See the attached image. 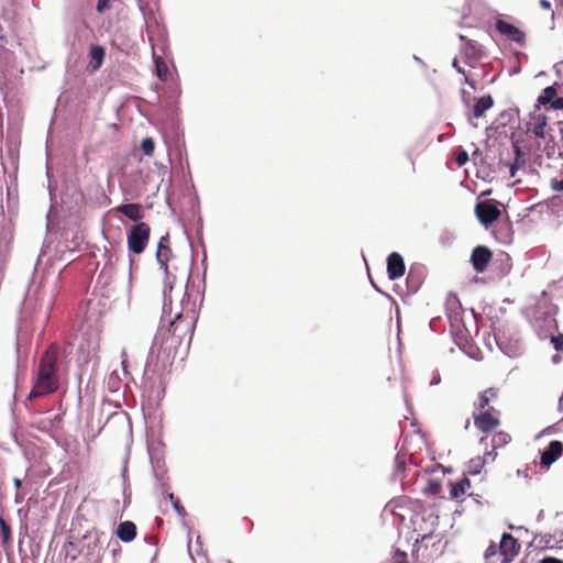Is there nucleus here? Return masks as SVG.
Wrapping results in <instances>:
<instances>
[{
    "mask_svg": "<svg viewBox=\"0 0 563 563\" xmlns=\"http://www.w3.org/2000/svg\"><path fill=\"white\" fill-rule=\"evenodd\" d=\"M60 349L57 343H52L42 353L37 367L34 371L32 389L27 396L34 400L54 394L59 387L58 360Z\"/></svg>",
    "mask_w": 563,
    "mask_h": 563,
    "instance_id": "nucleus-1",
    "label": "nucleus"
},
{
    "mask_svg": "<svg viewBox=\"0 0 563 563\" xmlns=\"http://www.w3.org/2000/svg\"><path fill=\"white\" fill-rule=\"evenodd\" d=\"M151 236V227L146 222H137L132 225L126 234L129 251L134 254H142Z\"/></svg>",
    "mask_w": 563,
    "mask_h": 563,
    "instance_id": "nucleus-2",
    "label": "nucleus"
},
{
    "mask_svg": "<svg viewBox=\"0 0 563 563\" xmlns=\"http://www.w3.org/2000/svg\"><path fill=\"white\" fill-rule=\"evenodd\" d=\"M80 540V550L87 563H101L102 544L98 532H88Z\"/></svg>",
    "mask_w": 563,
    "mask_h": 563,
    "instance_id": "nucleus-3",
    "label": "nucleus"
},
{
    "mask_svg": "<svg viewBox=\"0 0 563 563\" xmlns=\"http://www.w3.org/2000/svg\"><path fill=\"white\" fill-rule=\"evenodd\" d=\"M473 413L474 426L483 433L494 431L500 424V411L494 407L476 409Z\"/></svg>",
    "mask_w": 563,
    "mask_h": 563,
    "instance_id": "nucleus-4",
    "label": "nucleus"
},
{
    "mask_svg": "<svg viewBox=\"0 0 563 563\" xmlns=\"http://www.w3.org/2000/svg\"><path fill=\"white\" fill-rule=\"evenodd\" d=\"M520 548L519 541L512 534L503 533L498 545V553L501 558L500 563H511L519 554Z\"/></svg>",
    "mask_w": 563,
    "mask_h": 563,
    "instance_id": "nucleus-5",
    "label": "nucleus"
},
{
    "mask_svg": "<svg viewBox=\"0 0 563 563\" xmlns=\"http://www.w3.org/2000/svg\"><path fill=\"white\" fill-rule=\"evenodd\" d=\"M475 214L478 221L488 228L500 217V210L495 200L481 201L475 206Z\"/></svg>",
    "mask_w": 563,
    "mask_h": 563,
    "instance_id": "nucleus-6",
    "label": "nucleus"
},
{
    "mask_svg": "<svg viewBox=\"0 0 563 563\" xmlns=\"http://www.w3.org/2000/svg\"><path fill=\"white\" fill-rule=\"evenodd\" d=\"M496 30L507 40L517 43L519 46L526 45V34L516 25L497 19L495 22Z\"/></svg>",
    "mask_w": 563,
    "mask_h": 563,
    "instance_id": "nucleus-7",
    "label": "nucleus"
},
{
    "mask_svg": "<svg viewBox=\"0 0 563 563\" xmlns=\"http://www.w3.org/2000/svg\"><path fill=\"white\" fill-rule=\"evenodd\" d=\"M493 258L492 251L484 245L476 246L471 255V263L477 273H484Z\"/></svg>",
    "mask_w": 563,
    "mask_h": 563,
    "instance_id": "nucleus-8",
    "label": "nucleus"
},
{
    "mask_svg": "<svg viewBox=\"0 0 563 563\" xmlns=\"http://www.w3.org/2000/svg\"><path fill=\"white\" fill-rule=\"evenodd\" d=\"M183 316L177 314L175 320L170 322L168 333L169 338L167 340L172 341V344H179L183 336L189 335V339L191 338V323L186 322L185 327H183Z\"/></svg>",
    "mask_w": 563,
    "mask_h": 563,
    "instance_id": "nucleus-9",
    "label": "nucleus"
},
{
    "mask_svg": "<svg viewBox=\"0 0 563 563\" xmlns=\"http://www.w3.org/2000/svg\"><path fill=\"white\" fill-rule=\"evenodd\" d=\"M459 38L462 42V54L466 59L476 62L484 56V47L477 41L467 38L463 34H460Z\"/></svg>",
    "mask_w": 563,
    "mask_h": 563,
    "instance_id": "nucleus-10",
    "label": "nucleus"
},
{
    "mask_svg": "<svg viewBox=\"0 0 563 563\" xmlns=\"http://www.w3.org/2000/svg\"><path fill=\"white\" fill-rule=\"evenodd\" d=\"M556 84L543 89L542 93L538 97V103L542 106L550 104L554 110H563V97H558Z\"/></svg>",
    "mask_w": 563,
    "mask_h": 563,
    "instance_id": "nucleus-11",
    "label": "nucleus"
},
{
    "mask_svg": "<svg viewBox=\"0 0 563 563\" xmlns=\"http://www.w3.org/2000/svg\"><path fill=\"white\" fill-rule=\"evenodd\" d=\"M172 256L173 252L170 249L169 235L165 234L159 239L156 251L157 263L159 264L161 268L164 269L165 274H168V262Z\"/></svg>",
    "mask_w": 563,
    "mask_h": 563,
    "instance_id": "nucleus-12",
    "label": "nucleus"
},
{
    "mask_svg": "<svg viewBox=\"0 0 563 563\" xmlns=\"http://www.w3.org/2000/svg\"><path fill=\"white\" fill-rule=\"evenodd\" d=\"M406 271L405 262L402 256L397 253L393 252L387 257V274L389 279L395 280L404 276Z\"/></svg>",
    "mask_w": 563,
    "mask_h": 563,
    "instance_id": "nucleus-13",
    "label": "nucleus"
},
{
    "mask_svg": "<svg viewBox=\"0 0 563 563\" xmlns=\"http://www.w3.org/2000/svg\"><path fill=\"white\" fill-rule=\"evenodd\" d=\"M563 454V443L561 441H551L548 448L542 452L540 464L550 466Z\"/></svg>",
    "mask_w": 563,
    "mask_h": 563,
    "instance_id": "nucleus-14",
    "label": "nucleus"
},
{
    "mask_svg": "<svg viewBox=\"0 0 563 563\" xmlns=\"http://www.w3.org/2000/svg\"><path fill=\"white\" fill-rule=\"evenodd\" d=\"M115 211L118 213L125 216L126 218L134 222H141L140 220L143 219L144 217L143 208L140 203L120 205L115 208Z\"/></svg>",
    "mask_w": 563,
    "mask_h": 563,
    "instance_id": "nucleus-15",
    "label": "nucleus"
},
{
    "mask_svg": "<svg viewBox=\"0 0 563 563\" xmlns=\"http://www.w3.org/2000/svg\"><path fill=\"white\" fill-rule=\"evenodd\" d=\"M136 532H137V529H136L135 523L130 520L120 522L115 530L117 537L122 542H125V543L133 541L136 537Z\"/></svg>",
    "mask_w": 563,
    "mask_h": 563,
    "instance_id": "nucleus-16",
    "label": "nucleus"
},
{
    "mask_svg": "<svg viewBox=\"0 0 563 563\" xmlns=\"http://www.w3.org/2000/svg\"><path fill=\"white\" fill-rule=\"evenodd\" d=\"M545 126L547 117L544 114H532L527 123V131L533 133L537 137L543 139Z\"/></svg>",
    "mask_w": 563,
    "mask_h": 563,
    "instance_id": "nucleus-17",
    "label": "nucleus"
},
{
    "mask_svg": "<svg viewBox=\"0 0 563 563\" xmlns=\"http://www.w3.org/2000/svg\"><path fill=\"white\" fill-rule=\"evenodd\" d=\"M494 106V99L490 95L475 98L472 113L473 117L478 119L484 117L485 112Z\"/></svg>",
    "mask_w": 563,
    "mask_h": 563,
    "instance_id": "nucleus-18",
    "label": "nucleus"
},
{
    "mask_svg": "<svg viewBox=\"0 0 563 563\" xmlns=\"http://www.w3.org/2000/svg\"><path fill=\"white\" fill-rule=\"evenodd\" d=\"M499 396V389L495 387H489L484 391L478 394V399L475 402V409H487L489 408L490 401H494Z\"/></svg>",
    "mask_w": 563,
    "mask_h": 563,
    "instance_id": "nucleus-19",
    "label": "nucleus"
},
{
    "mask_svg": "<svg viewBox=\"0 0 563 563\" xmlns=\"http://www.w3.org/2000/svg\"><path fill=\"white\" fill-rule=\"evenodd\" d=\"M471 488V481L467 477L450 483V497L452 499H459L468 493Z\"/></svg>",
    "mask_w": 563,
    "mask_h": 563,
    "instance_id": "nucleus-20",
    "label": "nucleus"
},
{
    "mask_svg": "<svg viewBox=\"0 0 563 563\" xmlns=\"http://www.w3.org/2000/svg\"><path fill=\"white\" fill-rule=\"evenodd\" d=\"M104 48L99 45H91L89 48V57H90V64L89 67L92 71L98 70L104 59Z\"/></svg>",
    "mask_w": 563,
    "mask_h": 563,
    "instance_id": "nucleus-21",
    "label": "nucleus"
},
{
    "mask_svg": "<svg viewBox=\"0 0 563 563\" xmlns=\"http://www.w3.org/2000/svg\"><path fill=\"white\" fill-rule=\"evenodd\" d=\"M64 551L66 559H69L71 562L77 560L81 554L80 550V540H71L64 544Z\"/></svg>",
    "mask_w": 563,
    "mask_h": 563,
    "instance_id": "nucleus-22",
    "label": "nucleus"
},
{
    "mask_svg": "<svg viewBox=\"0 0 563 563\" xmlns=\"http://www.w3.org/2000/svg\"><path fill=\"white\" fill-rule=\"evenodd\" d=\"M156 75L161 80H166L168 76V66L166 62L161 57L154 55Z\"/></svg>",
    "mask_w": 563,
    "mask_h": 563,
    "instance_id": "nucleus-23",
    "label": "nucleus"
},
{
    "mask_svg": "<svg viewBox=\"0 0 563 563\" xmlns=\"http://www.w3.org/2000/svg\"><path fill=\"white\" fill-rule=\"evenodd\" d=\"M510 440H511V437H510L509 433L504 432V431H499V432H496L493 435V438H492V445H493L494 449L503 448L504 445L509 443Z\"/></svg>",
    "mask_w": 563,
    "mask_h": 563,
    "instance_id": "nucleus-24",
    "label": "nucleus"
},
{
    "mask_svg": "<svg viewBox=\"0 0 563 563\" xmlns=\"http://www.w3.org/2000/svg\"><path fill=\"white\" fill-rule=\"evenodd\" d=\"M0 533L2 545L9 547L11 544V528L2 517H0Z\"/></svg>",
    "mask_w": 563,
    "mask_h": 563,
    "instance_id": "nucleus-25",
    "label": "nucleus"
},
{
    "mask_svg": "<svg viewBox=\"0 0 563 563\" xmlns=\"http://www.w3.org/2000/svg\"><path fill=\"white\" fill-rule=\"evenodd\" d=\"M406 470V457L405 455L397 454L395 457V471L394 477L400 478Z\"/></svg>",
    "mask_w": 563,
    "mask_h": 563,
    "instance_id": "nucleus-26",
    "label": "nucleus"
},
{
    "mask_svg": "<svg viewBox=\"0 0 563 563\" xmlns=\"http://www.w3.org/2000/svg\"><path fill=\"white\" fill-rule=\"evenodd\" d=\"M168 499L173 504L174 509L178 514L179 517H185L187 515L185 507L181 505L178 497H176L173 493L168 494Z\"/></svg>",
    "mask_w": 563,
    "mask_h": 563,
    "instance_id": "nucleus-27",
    "label": "nucleus"
},
{
    "mask_svg": "<svg viewBox=\"0 0 563 563\" xmlns=\"http://www.w3.org/2000/svg\"><path fill=\"white\" fill-rule=\"evenodd\" d=\"M141 150L146 156H152L155 150V143L152 137H145L141 142Z\"/></svg>",
    "mask_w": 563,
    "mask_h": 563,
    "instance_id": "nucleus-28",
    "label": "nucleus"
},
{
    "mask_svg": "<svg viewBox=\"0 0 563 563\" xmlns=\"http://www.w3.org/2000/svg\"><path fill=\"white\" fill-rule=\"evenodd\" d=\"M408 501H409V499L407 497H404V496L398 497V498H394L389 503V507L391 509V512L395 514V515H398L397 508L404 507ZM399 516L404 517V515H401V514H399Z\"/></svg>",
    "mask_w": 563,
    "mask_h": 563,
    "instance_id": "nucleus-29",
    "label": "nucleus"
},
{
    "mask_svg": "<svg viewBox=\"0 0 563 563\" xmlns=\"http://www.w3.org/2000/svg\"><path fill=\"white\" fill-rule=\"evenodd\" d=\"M455 163L459 167L464 166L468 162V154L465 150H457L454 154Z\"/></svg>",
    "mask_w": 563,
    "mask_h": 563,
    "instance_id": "nucleus-30",
    "label": "nucleus"
},
{
    "mask_svg": "<svg viewBox=\"0 0 563 563\" xmlns=\"http://www.w3.org/2000/svg\"><path fill=\"white\" fill-rule=\"evenodd\" d=\"M484 461L481 457L473 459L470 463V473L478 474L479 470L483 467Z\"/></svg>",
    "mask_w": 563,
    "mask_h": 563,
    "instance_id": "nucleus-31",
    "label": "nucleus"
},
{
    "mask_svg": "<svg viewBox=\"0 0 563 563\" xmlns=\"http://www.w3.org/2000/svg\"><path fill=\"white\" fill-rule=\"evenodd\" d=\"M119 0H98L97 2V11L99 13H103L104 11H108L111 9L112 2H118Z\"/></svg>",
    "mask_w": 563,
    "mask_h": 563,
    "instance_id": "nucleus-32",
    "label": "nucleus"
},
{
    "mask_svg": "<svg viewBox=\"0 0 563 563\" xmlns=\"http://www.w3.org/2000/svg\"><path fill=\"white\" fill-rule=\"evenodd\" d=\"M394 563H408L407 553L396 549L394 552Z\"/></svg>",
    "mask_w": 563,
    "mask_h": 563,
    "instance_id": "nucleus-33",
    "label": "nucleus"
},
{
    "mask_svg": "<svg viewBox=\"0 0 563 563\" xmlns=\"http://www.w3.org/2000/svg\"><path fill=\"white\" fill-rule=\"evenodd\" d=\"M551 343L556 351L563 352V334L551 338Z\"/></svg>",
    "mask_w": 563,
    "mask_h": 563,
    "instance_id": "nucleus-34",
    "label": "nucleus"
},
{
    "mask_svg": "<svg viewBox=\"0 0 563 563\" xmlns=\"http://www.w3.org/2000/svg\"><path fill=\"white\" fill-rule=\"evenodd\" d=\"M497 554V548H496V544L494 542H492L489 544V547L485 550L484 552V558L486 560H489L492 559L493 556H495Z\"/></svg>",
    "mask_w": 563,
    "mask_h": 563,
    "instance_id": "nucleus-35",
    "label": "nucleus"
},
{
    "mask_svg": "<svg viewBox=\"0 0 563 563\" xmlns=\"http://www.w3.org/2000/svg\"><path fill=\"white\" fill-rule=\"evenodd\" d=\"M551 188L554 191H563V178L562 179H555L553 178L551 180Z\"/></svg>",
    "mask_w": 563,
    "mask_h": 563,
    "instance_id": "nucleus-36",
    "label": "nucleus"
},
{
    "mask_svg": "<svg viewBox=\"0 0 563 563\" xmlns=\"http://www.w3.org/2000/svg\"><path fill=\"white\" fill-rule=\"evenodd\" d=\"M541 563H563V561L559 560L556 558L547 556V558L541 560Z\"/></svg>",
    "mask_w": 563,
    "mask_h": 563,
    "instance_id": "nucleus-37",
    "label": "nucleus"
},
{
    "mask_svg": "<svg viewBox=\"0 0 563 563\" xmlns=\"http://www.w3.org/2000/svg\"><path fill=\"white\" fill-rule=\"evenodd\" d=\"M432 538H433V533L432 532L431 533L422 534L420 538H417L415 545H417L419 542H423V541H426L428 539H432Z\"/></svg>",
    "mask_w": 563,
    "mask_h": 563,
    "instance_id": "nucleus-38",
    "label": "nucleus"
},
{
    "mask_svg": "<svg viewBox=\"0 0 563 563\" xmlns=\"http://www.w3.org/2000/svg\"><path fill=\"white\" fill-rule=\"evenodd\" d=\"M453 67L457 70V73L462 74L465 76V70L464 68H462L460 65H459V62L457 59H454L453 60Z\"/></svg>",
    "mask_w": 563,
    "mask_h": 563,
    "instance_id": "nucleus-39",
    "label": "nucleus"
},
{
    "mask_svg": "<svg viewBox=\"0 0 563 563\" xmlns=\"http://www.w3.org/2000/svg\"><path fill=\"white\" fill-rule=\"evenodd\" d=\"M540 7L545 9V10H551V2L549 0H541L540 1Z\"/></svg>",
    "mask_w": 563,
    "mask_h": 563,
    "instance_id": "nucleus-40",
    "label": "nucleus"
},
{
    "mask_svg": "<svg viewBox=\"0 0 563 563\" xmlns=\"http://www.w3.org/2000/svg\"><path fill=\"white\" fill-rule=\"evenodd\" d=\"M13 484L16 489H20L22 486V481L20 478H13Z\"/></svg>",
    "mask_w": 563,
    "mask_h": 563,
    "instance_id": "nucleus-41",
    "label": "nucleus"
}]
</instances>
